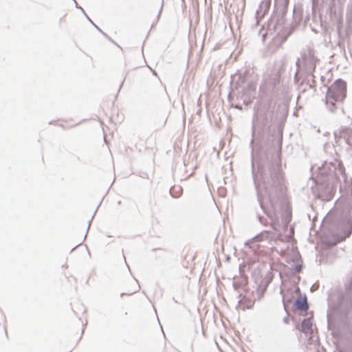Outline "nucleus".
<instances>
[{
    "mask_svg": "<svg viewBox=\"0 0 352 352\" xmlns=\"http://www.w3.org/2000/svg\"><path fill=\"white\" fill-rule=\"evenodd\" d=\"M346 88V82L344 80H336L329 89V98H332L335 101L342 100L345 97Z\"/></svg>",
    "mask_w": 352,
    "mask_h": 352,
    "instance_id": "nucleus-1",
    "label": "nucleus"
},
{
    "mask_svg": "<svg viewBox=\"0 0 352 352\" xmlns=\"http://www.w3.org/2000/svg\"><path fill=\"white\" fill-rule=\"evenodd\" d=\"M195 255L193 252L188 250L185 254L184 261H183V266L186 268H193L195 266L194 260Z\"/></svg>",
    "mask_w": 352,
    "mask_h": 352,
    "instance_id": "nucleus-2",
    "label": "nucleus"
},
{
    "mask_svg": "<svg viewBox=\"0 0 352 352\" xmlns=\"http://www.w3.org/2000/svg\"><path fill=\"white\" fill-rule=\"evenodd\" d=\"M294 306L296 309L299 311H307L308 309V303L306 298L297 300L294 303Z\"/></svg>",
    "mask_w": 352,
    "mask_h": 352,
    "instance_id": "nucleus-3",
    "label": "nucleus"
},
{
    "mask_svg": "<svg viewBox=\"0 0 352 352\" xmlns=\"http://www.w3.org/2000/svg\"><path fill=\"white\" fill-rule=\"evenodd\" d=\"M312 322L309 319L304 320L301 325V331L305 333H308L311 331Z\"/></svg>",
    "mask_w": 352,
    "mask_h": 352,
    "instance_id": "nucleus-4",
    "label": "nucleus"
}]
</instances>
